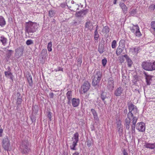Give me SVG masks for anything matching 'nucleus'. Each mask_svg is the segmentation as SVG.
Masks as SVG:
<instances>
[{
  "label": "nucleus",
  "mask_w": 155,
  "mask_h": 155,
  "mask_svg": "<svg viewBox=\"0 0 155 155\" xmlns=\"http://www.w3.org/2000/svg\"><path fill=\"white\" fill-rule=\"evenodd\" d=\"M127 105L128 108L127 117L129 118L130 117L132 118L131 130L132 133H135L136 123L138 119V117L136 116L137 113H138V109L136 106L131 102H127Z\"/></svg>",
  "instance_id": "f257e3e1"
},
{
  "label": "nucleus",
  "mask_w": 155,
  "mask_h": 155,
  "mask_svg": "<svg viewBox=\"0 0 155 155\" xmlns=\"http://www.w3.org/2000/svg\"><path fill=\"white\" fill-rule=\"evenodd\" d=\"M56 14V11L55 10L51 9L48 11V16L50 18L53 17Z\"/></svg>",
  "instance_id": "7c9ffc66"
},
{
  "label": "nucleus",
  "mask_w": 155,
  "mask_h": 155,
  "mask_svg": "<svg viewBox=\"0 0 155 155\" xmlns=\"http://www.w3.org/2000/svg\"><path fill=\"white\" fill-rule=\"evenodd\" d=\"M107 93L104 91H102L101 94V98L102 99L104 103L105 104L106 102L105 101V99L106 98H108V97L107 96Z\"/></svg>",
  "instance_id": "6ab92c4d"
},
{
  "label": "nucleus",
  "mask_w": 155,
  "mask_h": 155,
  "mask_svg": "<svg viewBox=\"0 0 155 155\" xmlns=\"http://www.w3.org/2000/svg\"><path fill=\"white\" fill-rule=\"evenodd\" d=\"M27 78L29 86L32 87L33 83L31 75L30 74H28L27 75Z\"/></svg>",
  "instance_id": "a878e982"
},
{
  "label": "nucleus",
  "mask_w": 155,
  "mask_h": 155,
  "mask_svg": "<svg viewBox=\"0 0 155 155\" xmlns=\"http://www.w3.org/2000/svg\"><path fill=\"white\" fill-rule=\"evenodd\" d=\"M102 77V72L100 70H95L93 73V76L92 78L101 80Z\"/></svg>",
  "instance_id": "ddd939ff"
},
{
  "label": "nucleus",
  "mask_w": 155,
  "mask_h": 155,
  "mask_svg": "<svg viewBox=\"0 0 155 155\" xmlns=\"http://www.w3.org/2000/svg\"><path fill=\"white\" fill-rule=\"evenodd\" d=\"M117 124V128H120L122 127V125L121 122L120 120L117 121L116 123Z\"/></svg>",
  "instance_id": "6e6d98bb"
},
{
  "label": "nucleus",
  "mask_w": 155,
  "mask_h": 155,
  "mask_svg": "<svg viewBox=\"0 0 155 155\" xmlns=\"http://www.w3.org/2000/svg\"><path fill=\"white\" fill-rule=\"evenodd\" d=\"M124 90L123 87L121 86L117 88L114 91V94L116 97L120 96L123 94Z\"/></svg>",
  "instance_id": "9b49d317"
},
{
  "label": "nucleus",
  "mask_w": 155,
  "mask_h": 155,
  "mask_svg": "<svg viewBox=\"0 0 155 155\" xmlns=\"http://www.w3.org/2000/svg\"><path fill=\"white\" fill-rule=\"evenodd\" d=\"M124 55H123L122 56H121L119 58V62L120 63H123L124 61Z\"/></svg>",
  "instance_id": "603ef678"
},
{
  "label": "nucleus",
  "mask_w": 155,
  "mask_h": 155,
  "mask_svg": "<svg viewBox=\"0 0 155 155\" xmlns=\"http://www.w3.org/2000/svg\"><path fill=\"white\" fill-rule=\"evenodd\" d=\"M92 26V24L90 21L89 19L87 20L85 25V28H87L88 30H91V27Z\"/></svg>",
  "instance_id": "b1692460"
},
{
  "label": "nucleus",
  "mask_w": 155,
  "mask_h": 155,
  "mask_svg": "<svg viewBox=\"0 0 155 155\" xmlns=\"http://www.w3.org/2000/svg\"><path fill=\"white\" fill-rule=\"evenodd\" d=\"M14 51L11 50H8L7 51L6 57L7 58L9 59L13 53Z\"/></svg>",
  "instance_id": "e433bc0d"
},
{
  "label": "nucleus",
  "mask_w": 155,
  "mask_h": 155,
  "mask_svg": "<svg viewBox=\"0 0 155 155\" xmlns=\"http://www.w3.org/2000/svg\"><path fill=\"white\" fill-rule=\"evenodd\" d=\"M151 28L153 30L155 29V21H152L150 23Z\"/></svg>",
  "instance_id": "4d7b16f0"
},
{
  "label": "nucleus",
  "mask_w": 155,
  "mask_h": 155,
  "mask_svg": "<svg viewBox=\"0 0 155 155\" xmlns=\"http://www.w3.org/2000/svg\"><path fill=\"white\" fill-rule=\"evenodd\" d=\"M124 56L126 58V60L127 62L128 67L130 68L133 64L132 60L127 54H124Z\"/></svg>",
  "instance_id": "aec40b11"
},
{
  "label": "nucleus",
  "mask_w": 155,
  "mask_h": 155,
  "mask_svg": "<svg viewBox=\"0 0 155 155\" xmlns=\"http://www.w3.org/2000/svg\"><path fill=\"white\" fill-rule=\"evenodd\" d=\"M91 86V84L88 81H85L81 86V91L83 92L82 93H86L90 89Z\"/></svg>",
  "instance_id": "423d86ee"
},
{
  "label": "nucleus",
  "mask_w": 155,
  "mask_h": 155,
  "mask_svg": "<svg viewBox=\"0 0 155 155\" xmlns=\"http://www.w3.org/2000/svg\"><path fill=\"white\" fill-rule=\"evenodd\" d=\"M86 143H87V146L88 147H91L92 145L93 144L94 140L92 138H87V140L86 142Z\"/></svg>",
  "instance_id": "c85d7f7f"
},
{
  "label": "nucleus",
  "mask_w": 155,
  "mask_h": 155,
  "mask_svg": "<svg viewBox=\"0 0 155 155\" xmlns=\"http://www.w3.org/2000/svg\"><path fill=\"white\" fill-rule=\"evenodd\" d=\"M47 55V51L46 49H43L41 51L40 56V59H43L45 58Z\"/></svg>",
  "instance_id": "5701e85b"
},
{
  "label": "nucleus",
  "mask_w": 155,
  "mask_h": 155,
  "mask_svg": "<svg viewBox=\"0 0 155 155\" xmlns=\"http://www.w3.org/2000/svg\"><path fill=\"white\" fill-rule=\"evenodd\" d=\"M119 45L122 47L124 48L125 46V41L124 40L122 39L119 42Z\"/></svg>",
  "instance_id": "49530a36"
},
{
  "label": "nucleus",
  "mask_w": 155,
  "mask_h": 155,
  "mask_svg": "<svg viewBox=\"0 0 155 155\" xmlns=\"http://www.w3.org/2000/svg\"><path fill=\"white\" fill-rule=\"evenodd\" d=\"M117 46V42L115 40H114L112 42L111 47L113 48H116Z\"/></svg>",
  "instance_id": "8fccbe9b"
},
{
  "label": "nucleus",
  "mask_w": 155,
  "mask_h": 155,
  "mask_svg": "<svg viewBox=\"0 0 155 155\" xmlns=\"http://www.w3.org/2000/svg\"><path fill=\"white\" fill-rule=\"evenodd\" d=\"M78 143L73 142L72 143V144L70 146V147L71 149L72 150H76V148L75 147L77 145V143Z\"/></svg>",
  "instance_id": "58836bf2"
},
{
  "label": "nucleus",
  "mask_w": 155,
  "mask_h": 155,
  "mask_svg": "<svg viewBox=\"0 0 155 155\" xmlns=\"http://www.w3.org/2000/svg\"><path fill=\"white\" fill-rule=\"evenodd\" d=\"M94 35L95 40H97L99 36L98 31H97V30H96L94 32Z\"/></svg>",
  "instance_id": "79ce46f5"
},
{
  "label": "nucleus",
  "mask_w": 155,
  "mask_h": 155,
  "mask_svg": "<svg viewBox=\"0 0 155 155\" xmlns=\"http://www.w3.org/2000/svg\"><path fill=\"white\" fill-rule=\"evenodd\" d=\"M79 153L78 152L76 151L74 153H73L72 155H79Z\"/></svg>",
  "instance_id": "774afa93"
},
{
  "label": "nucleus",
  "mask_w": 155,
  "mask_h": 155,
  "mask_svg": "<svg viewBox=\"0 0 155 155\" xmlns=\"http://www.w3.org/2000/svg\"><path fill=\"white\" fill-rule=\"evenodd\" d=\"M37 114L35 113H32L30 115V117L32 121V123L35 122L36 120V116Z\"/></svg>",
  "instance_id": "f704fd0d"
},
{
  "label": "nucleus",
  "mask_w": 155,
  "mask_h": 155,
  "mask_svg": "<svg viewBox=\"0 0 155 155\" xmlns=\"http://www.w3.org/2000/svg\"><path fill=\"white\" fill-rule=\"evenodd\" d=\"M91 111L93 116L94 120L95 121V123L98 122L99 121V119L96 110L94 109H91Z\"/></svg>",
  "instance_id": "a211bd4d"
},
{
  "label": "nucleus",
  "mask_w": 155,
  "mask_h": 155,
  "mask_svg": "<svg viewBox=\"0 0 155 155\" xmlns=\"http://www.w3.org/2000/svg\"><path fill=\"white\" fill-rule=\"evenodd\" d=\"M2 146L4 150L8 151L10 145V141L6 136L3 138L2 142Z\"/></svg>",
  "instance_id": "39448f33"
},
{
  "label": "nucleus",
  "mask_w": 155,
  "mask_h": 155,
  "mask_svg": "<svg viewBox=\"0 0 155 155\" xmlns=\"http://www.w3.org/2000/svg\"><path fill=\"white\" fill-rule=\"evenodd\" d=\"M155 8V5L152 4L149 6L148 8V10L150 12H153Z\"/></svg>",
  "instance_id": "a19ab883"
},
{
  "label": "nucleus",
  "mask_w": 155,
  "mask_h": 155,
  "mask_svg": "<svg viewBox=\"0 0 155 155\" xmlns=\"http://www.w3.org/2000/svg\"><path fill=\"white\" fill-rule=\"evenodd\" d=\"M54 71L56 72L59 71H63V68L60 67H58L57 68L55 69Z\"/></svg>",
  "instance_id": "bf43d9fd"
},
{
  "label": "nucleus",
  "mask_w": 155,
  "mask_h": 155,
  "mask_svg": "<svg viewBox=\"0 0 155 155\" xmlns=\"http://www.w3.org/2000/svg\"><path fill=\"white\" fill-rule=\"evenodd\" d=\"M6 25V21L2 16H0V26L3 27Z\"/></svg>",
  "instance_id": "473e14b6"
},
{
  "label": "nucleus",
  "mask_w": 155,
  "mask_h": 155,
  "mask_svg": "<svg viewBox=\"0 0 155 155\" xmlns=\"http://www.w3.org/2000/svg\"><path fill=\"white\" fill-rule=\"evenodd\" d=\"M49 96L50 98H52L54 97V94L52 92L51 93L49 94Z\"/></svg>",
  "instance_id": "e2e57ef3"
},
{
  "label": "nucleus",
  "mask_w": 155,
  "mask_h": 155,
  "mask_svg": "<svg viewBox=\"0 0 155 155\" xmlns=\"http://www.w3.org/2000/svg\"><path fill=\"white\" fill-rule=\"evenodd\" d=\"M20 150L23 154H27L30 149L29 147V143L27 140H24L20 145Z\"/></svg>",
  "instance_id": "20e7f679"
},
{
  "label": "nucleus",
  "mask_w": 155,
  "mask_h": 155,
  "mask_svg": "<svg viewBox=\"0 0 155 155\" xmlns=\"http://www.w3.org/2000/svg\"><path fill=\"white\" fill-rule=\"evenodd\" d=\"M120 6L121 7L122 9L123 13L124 14H126L127 13V8L126 6L124 4V3L121 2L119 4Z\"/></svg>",
  "instance_id": "bb28decb"
},
{
  "label": "nucleus",
  "mask_w": 155,
  "mask_h": 155,
  "mask_svg": "<svg viewBox=\"0 0 155 155\" xmlns=\"http://www.w3.org/2000/svg\"><path fill=\"white\" fill-rule=\"evenodd\" d=\"M114 81L113 78L111 77L107 79V88L109 91H112L114 87Z\"/></svg>",
  "instance_id": "1a4fd4ad"
},
{
  "label": "nucleus",
  "mask_w": 155,
  "mask_h": 155,
  "mask_svg": "<svg viewBox=\"0 0 155 155\" xmlns=\"http://www.w3.org/2000/svg\"><path fill=\"white\" fill-rule=\"evenodd\" d=\"M72 91H68L66 94V97L68 99H72Z\"/></svg>",
  "instance_id": "ea45409f"
},
{
  "label": "nucleus",
  "mask_w": 155,
  "mask_h": 155,
  "mask_svg": "<svg viewBox=\"0 0 155 155\" xmlns=\"http://www.w3.org/2000/svg\"><path fill=\"white\" fill-rule=\"evenodd\" d=\"M141 67L143 69L149 71L155 70V61H150V60L144 61L141 64Z\"/></svg>",
  "instance_id": "7ed1b4c3"
},
{
  "label": "nucleus",
  "mask_w": 155,
  "mask_h": 155,
  "mask_svg": "<svg viewBox=\"0 0 155 155\" xmlns=\"http://www.w3.org/2000/svg\"><path fill=\"white\" fill-rule=\"evenodd\" d=\"M137 12V9H131L130 14L132 16L134 15Z\"/></svg>",
  "instance_id": "09e8293b"
},
{
  "label": "nucleus",
  "mask_w": 155,
  "mask_h": 155,
  "mask_svg": "<svg viewBox=\"0 0 155 155\" xmlns=\"http://www.w3.org/2000/svg\"><path fill=\"white\" fill-rule=\"evenodd\" d=\"M72 104L74 107H77L80 104V100L78 98H74L71 100Z\"/></svg>",
  "instance_id": "f3484780"
},
{
  "label": "nucleus",
  "mask_w": 155,
  "mask_h": 155,
  "mask_svg": "<svg viewBox=\"0 0 155 155\" xmlns=\"http://www.w3.org/2000/svg\"><path fill=\"white\" fill-rule=\"evenodd\" d=\"M82 61V56L81 54L79 56V58L77 61V66L80 67Z\"/></svg>",
  "instance_id": "4c0bfd02"
},
{
  "label": "nucleus",
  "mask_w": 155,
  "mask_h": 155,
  "mask_svg": "<svg viewBox=\"0 0 155 155\" xmlns=\"http://www.w3.org/2000/svg\"><path fill=\"white\" fill-rule=\"evenodd\" d=\"M38 28V26L36 22H32L29 21L25 23V31L26 32L32 35V33L36 31Z\"/></svg>",
  "instance_id": "f03ea898"
},
{
  "label": "nucleus",
  "mask_w": 155,
  "mask_h": 155,
  "mask_svg": "<svg viewBox=\"0 0 155 155\" xmlns=\"http://www.w3.org/2000/svg\"><path fill=\"white\" fill-rule=\"evenodd\" d=\"M26 43L28 45H31L33 43V42L32 40L31 39H29L27 40L26 41Z\"/></svg>",
  "instance_id": "5fc2aeb1"
},
{
  "label": "nucleus",
  "mask_w": 155,
  "mask_h": 155,
  "mask_svg": "<svg viewBox=\"0 0 155 155\" xmlns=\"http://www.w3.org/2000/svg\"><path fill=\"white\" fill-rule=\"evenodd\" d=\"M128 110L127 109H126L124 110H123V114L126 115H127V114H128Z\"/></svg>",
  "instance_id": "052dcab7"
},
{
  "label": "nucleus",
  "mask_w": 155,
  "mask_h": 155,
  "mask_svg": "<svg viewBox=\"0 0 155 155\" xmlns=\"http://www.w3.org/2000/svg\"><path fill=\"white\" fill-rule=\"evenodd\" d=\"M52 46V44L51 41L48 43L47 46V49L49 51H52L51 47Z\"/></svg>",
  "instance_id": "c03bdc74"
},
{
  "label": "nucleus",
  "mask_w": 155,
  "mask_h": 155,
  "mask_svg": "<svg viewBox=\"0 0 155 155\" xmlns=\"http://www.w3.org/2000/svg\"><path fill=\"white\" fill-rule=\"evenodd\" d=\"M124 49H122L117 48L116 53L117 55H119L123 51Z\"/></svg>",
  "instance_id": "de8ad7c7"
},
{
  "label": "nucleus",
  "mask_w": 155,
  "mask_h": 155,
  "mask_svg": "<svg viewBox=\"0 0 155 155\" xmlns=\"http://www.w3.org/2000/svg\"><path fill=\"white\" fill-rule=\"evenodd\" d=\"M16 99H22L23 97V96L21 95V94L19 92H18L16 94Z\"/></svg>",
  "instance_id": "3c124183"
},
{
  "label": "nucleus",
  "mask_w": 155,
  "mask_h": 155,
  "mask_svg": "<svg viewBox=\"0 0 155 155\" xmlns=\"http://www.w3.org/2000/svg\"><path fill=\"white\" fill-rule=\"evenodd\" d=\"M143 74L145 76L147 85H150L151 84L150 81H152V76L147 74V73L145 71L144 72Z\"/></svg>",
  "instance_id": "2eb2a0df"
},
{
  "label": "nucleus",
  "mask_w": 155,
  "mask_h": 155,
  "mask_svg": "<svg viewBox=\"0 0 155 155\" xmlns=\"http://www.w3.org/2000/svg\"><path fill=\"white\" fill-rule=\"evenodd\" d=\"M79 135L78 132H76L74 135L73 137L72 138L73 142L78 143L79 141Z\"/></svg>",
  "instance_id": "cd10ccee"
},
{
  "label": "nucleus",
  "mask_w": 155,
  "mask_h": 155,
  "mask_svg": "<svg viewBox=\"0 0 155 155\" xmlns=\"http://www.w3.org/2000/svg\"><path fill=\"white\" fill-rule=\"evenodd\" d=\"M92 85L93 87H99L100 85V83L101 80L97 79L94 78H92Z\"/></svg>",
  "instance_id": "dca6fc26"
},
{
  "label": "nucleus",
  "mask_w": 155,
  "mask_h": 155,
  "mask_svg": "<svg viewBox=\"0 0 155 155\" xmlns=\"http://www.w3.org/2000/svg\"><path fill=\"white\" fill-rule=\"evenodd\" d=\"M5 76L8 78L10 79L12 81H13L14 76L11 72H5Z\"/></svg>",
  "instance_id": "393cba45"
},
{
  "label": "nucleus",
  "mask_w": 155,
  "mask_h": 155,
  "mask_svg": "<svg viewBox=\"0 0 155 155\" xmlns=\"http://www.w3.org/2000/svg\"><path fill=\"white\" fill-rule=\"evenodd\" d=\"M126 77H127L126 76H125L124 74H122V78H123L122 81H125V80H124V79H126Z\"/></svg>",
  "instance_id": "338daca9"
},
{
  "label": "nucleus",
  "mask_w": 155,
  "mask_h": 155,
  "mask_svg": "<svg viewBox=\"0 0 155 155\" xmlns=\"http://www.w3.org/2000/svg\"><path fill=\"white\" fill-rule=\"evenodd\" d=\"M25 50L24 47L23 46L19 47L15 50V55L17 58H19L22 55L23 52Z\"/></svg>",
  "instance_id": "6e6552de"
},
{
  "label": "nucleus",
  "mask_w": 155,
  "mask_h": 155,
  "mask_svg": "<svg viewBox=\"0 0 155 155\" xmlns=\"http://www.w3.org/2000/svg\"><path fill=\"white\" fill-rule=\"evenodd\" d=\"M140 49L139 47L134 48V51L135 53H138Z\"/></svg>",
  "instance_id": "13d9d810"
},
{
  "label": "nucleus",
  "mask_w": 155,
  "mask_h": 155,
  "mask_svg": "<svg viewBox=\"0 0 155 155\" xmlns=\"http://www.w3.org/2000/svg\"><path fill=\"white\" fill-rule=\"evenodd\" d=\"M144 146L146 148L151 149H155V142L153 143H150L146 142Z\"/></svg>",
  "instance_id": "412c9836"
},
{
  "label": "nucleus",
  "mask_w": 155,
  "mask_h": 155,
  "mask_svg": "<svg viewBox=\"0 0 155 155\" xmlns=\"http://www.w3.org/2000/svg\"><path fill=\"white\" fill-rule=\"evenodd\" d=\"M89 9H86L84 10H80L79 11L76 12L75 14V16L78 18L83 17L85 16L89 12Z\"/></svg>",
  "instance_id": "9d476101"
},
{
  "label": "nucleus",
  "mask_w": 155,
  "mask_h": 155,
  "mask_svg": "<svg viewBox=\"0 0 155 155\" xmlns=\"http://www.w3.org/2000/svg\"><path fill=\"white\" fill-rule=\"evenodd\" d=\"M118 129V131L119 134H120V133H122V127H121L120 128H117Z\"/></svg>",
  "instance_id": "680f3d73"
},
{
  "label": "nucleus",
  "mask_w": 155,
  "mask_h": 155,
  "mask_svg": "<svg viewBox=\"0 0 155 155\" xmlns=\"http://www.w3.org/2000/svg\"><path fill=\"white\" fill-rule=\"evenodd\" d=\"M0 41L3 45L5 46L7 43V39L4 36H2L0 37Z\"/></svg>",
  "instance_id": "c756f323"
},
{
  "label": "nucleus",
  "mask_w": 155,
  "mask_h": 155,
  "mask_svg": "<svg viewBox=\"0 0 155 155\" xmlns=\"http://www.w3.org/2000/svg\"><path fill=\"white\" fill-rule=\"evenodd\" d=\"M79 5L78 4H75L72 6V7L73 10H79Z\"/></svg>",
  "instance_id": "a18cd8bd"
},
{
  "label": "nucleus",
  "mask_w": 155,
  "mask_h": 155,
  "mask_svg": "<svg viewBox=\"0 0 155 155\" xmlns=\"http://www.w3.org/2000/svg\"><path fill=\"white\" fill-rule=\"evenodd\" d=\"M110 29L107 26H104L102 30V32L103 33L106 34L108 33L110 31Z\"/></svg>",
  "instance_id": "c9c22d12"
},
{
  "label": "nucleus",
  "mask_w": 155,
  "mask_h": 155,
  "mask_svg": "<svg viewBox=\"0 0 155 155\" xmlns=\"http://www.w3.org/2000/svg\"><path fill=\"white\" fill-rule=\"evenodd\" d=\"M136 129L140 132L145 131V127L144 123L143 122L137 123L136 125Z\"/></svg>",
  "instance_id": "f8f14e48"
},
{
  "label": "nucleus",
  "mask_w": 155,
  "mask_h": 155,
  "mask_svg": "<svg viewBox=\"0 0 155 155\" xmlns=\"http://www.w3.org/2000/svg\"><path fill=\"white\" fill-rule=\"evenodd\" d=\"M46 114L47 116L49 119V121H51L52 120V113L50 111H48L46 112Z\"/></svg>",
  "instance_id": "37998d69"
},
{
  "label": "nucleus",
  "mask_w": 155,
  "mask_h": 155,
  "mask_svg": "<svg viewBox=\"0 0 155 155\" xmlns=\"http://www.w3.org/2000/svg\"><path fill=\"white\" fill-rule=\"evenodd\" d=\"M105 51L104 45L102 44L101 42H99L98 45V51L100 54H101Z\"/></svg>",
  "instance_id": "4be33fe9"
},
{
  "label": "nucleus",
  "mask_w": 155,
  "mask_h": 155,
  "mask_svg": "<svg viewBox=\"0 0 155 155\" xmlns=\"http://www.w3.org/2000/svg\"><path fill=\"white\" fill-rule=\"evenodd\" d=\"M124 155H128V153L126 151V150L124 149L123 152Z\"/></svg>",
  "instance_id": "69168bd1"
},
{
  "label": "nucleus",
  "mask_w": 155,
  "mask_h": 155,
  "mask_svg": "<svg viewBox=\"0 0 155 155\" xmlns=\"http://www.w3.org/2000/svg\"><path fill=\"white\" fill-rule=\"evenodd\" d=\"M107 62V60L106 58H104V59L102 60V63L103 66L105 67L106 65Z\"/></svg>",
  "instance_id": "864d4df0"
},
{
  "label": "nucleus",
  "mask_w": 155,
  "mask_h": 155,
  "mask_svg": "<svg viewBox=\"0 0 155 155\" xmlns=\"http://www.w3.org/2000/svg\"><path fill=\"white\" fill-rule=\"evenodd\" d=\"M38 111V107L36 105L32 106V113L37 114Z\"/></svg>",
  "instance_id": "2f4dec72"
},
{
  "label": "nucleus",
  "mask_w": 155,
  "mask_h": 155,
  "mask_svg": "<svg viewBox=\"0 0 155 155\" xmlns=\"http://www.w3.org/2000/svg\"><path fill=\"white\" fill-rule=\"evenodd\" d=\"M131 117H130L129 118H128L127 117V118H126L125 119L124 125L125 127H126V129L128 130H130V124L131 123H132V122H131Z\"/></svg>",
  "instance_id": "4468645a"
},
{
  "label": "nucleus",
  "mask_w": 155,
  "mask_h": 155,
  "mask_svg": "<svg viewBox=\"0 0 155 155\" xmlns=\"http://www.w3.org/2000/svg\"><path fill=\"white\" fill-rule=\"evenodd\" d=\"M60 6L62 8H64L66 6V4L64 3L61 4Z\"/></svg>",
  "instance_id": "0e129e2a"
},
{
  "label": "nucleus",
  "mask_w": 155,
  "mask_h": 155,
  "mask_svg": "<svg viewBox=\"0 0 155 155\" xmlns=\"http://www.w3.org/2000/svg\"><path fill=\"white\" fill-rule=\"evenodd\" d=\"M133 25V27H130V28L131 31L134 33L136 36L140 37L141 36L142 34L140 32L138 26L137 25Z\"/></svg>",
  "instance_id": "0eeeda50"
},
{
  "label": "nucleus",
  "mask_w": 155,
  "mask_h": 155,
  "mask_svg": "<svg viewBox=\"0 0 155 155\" xmlns=\"http://www.w3.org/2000/svg\"><path fill=\"white\" fill-rule=\"evenodd\" d=\"M22 99H16V104L17 106V108H18L19 107L21 106V105L22 102Z\"/></svg>",
  "instance_id": "72a5a7b5"
}]
</instances>
